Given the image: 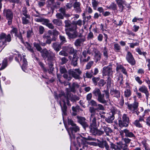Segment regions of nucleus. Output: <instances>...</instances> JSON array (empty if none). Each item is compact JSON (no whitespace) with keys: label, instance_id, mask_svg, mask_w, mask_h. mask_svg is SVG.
<instances>
[{"label":"nucleus","instance_id":"obj_1","mask_svg":"<svg viewBox=\"0 0 150 150\" xmlns=\"http://www.w3.org/2000/svg\"><path fill=\"white\" fill-rule=\"evenodd\" d=\"M104 92L105 94L106 99L104 98V95L103 94H102L101 92L98 88H96L93 91L92 93L94 96L95 97H97V100L100 103H105L108 101V100H109V93L107 90H104Z\"/></svg>","mask_w":150,"mask_h":150},{"label":"nucleus","instance_id":"obj_2","mask_svg":"<svg viewBox=\"0 0 150 150\" xmlns=\"http://www.w3.org/2000/svg\"><path fill=\"white\" fill-rule=\"evenodd\" d=\"M34 46L37 50L40 52L42 57L43 59L46 58L48 57V60L50 61L52 60L54 57V53L52 52L48 51L46 49L42 50V48L40 45V44L36 42L34 43Z\"/></svg>","mask_w":150,"mask_h":150},{"label":"nucleus","instance_id":"obj_3","mask_svg":"<svg viewBox=\"0 0 150 150\" xmlns=\"http://www.w3.org/2000/svg\"><path fill=\"white\" fill-rule=\"evenodd\" d=\"M112 67L111 65H109L107 67H105L103 68L102 73L103 75H108V77L107 81V89L108 90L110 88L111 84V79L112 77Z\"/></svg>","mask_w":150,"mask_h":150},{"label":"nucleus","instance_id":"obj_4","mask_svg":"<svg viewBox=\"0 0 150 150\" xmlns=\"http://www.w3.org/2000/svg\"><path fill=\"white\" fill-rule=\"evenodd\" d=\"M68 123L69 125H71L72 127L67 129L69 134L70 136V137L71 140L74 139L75 138V134H73V132H79L80 128L79 126L74 123L73 121L70 119H68Z\"/></svg>","mask_w":150,"mask_h":150},{"label":"nucleus","instance_id":"obj_5","mask_svg":"<svg viewBox=\"0 0 150 150\" xmlns=\"http://www.w3.org/2000/svg\"><path fill=\"white\" fill-rule=\"evenodd\" d=\"M0 47L3 49L6 45V42L11 41V38L10 34L7 35L4 33H2L0 34Z\"/></svg>","mask_w":150,"mask_h":150},{"label":"nucleus","instance_id":"obj_6","mask_svg":"<svg viewBox=\"0 0 150 150\" xmlns=\"http://www.w3.org/2000/svg\"><path fill=\"white\" fill-rule=\"evenodd\" d=\"M95 109L93 107H90L89 108V111L91 113V115L90 120L91 122V126H93L96 127V118L98 115V113L95 112Z\"/></svg>","mask_w":150,"mask_h":150},{"label":"nucleus","instance_id":"obj_7","mask_svg":"<svg viewBox=\"0 0 150 150\" xmlns=\"http://www.w3.org/2000/svg\"><path fill=\"white\" fill-rule=\"evenodd\" d=\"M69 74L71 76L76 79L79 80L81 79L80 75L82 73V71L79 69L73 70L70 69L68 71Z\"/></svg>","mask_w":150,"mask_h":150},{"label":"nucleus","instance_id":"obj_8","mask_svg":"<svg viewBox=\"0 0 150 150\" xmlns=\"http://www.w3.org/2000/svg\"><path fill=\"white\" fill-rule=\"evenodd\" d=\"M129 118L127 115L124 114L122 116V120L119 121V125L120 127H127L128 126L129 122Z\"/></svg>","mask_w":150,"mask_h":150},{"label":"nucleus","instance_id":"obj_9","mask_svg":"<svg viewBox=\"0 0 150 150\" xmlns=\"http://www.w3.org/2000/svg\"><path fill=\"white\" fill-rule=\"evenodd\" d=\"M3 14L6 16V19L8 21V24L10 25L11 23L13 17L12 12L10 9H5L4 10Z\"/></svg>","mask_w":150,"mask_h":150},{"label":"nucleus","instance_id":"obj_10","mask_svg":"<svg viewBox=\"0 0 150 150\" xmlns=\"http://www.w3.org/2000/svg\"><path fill=\"white\" fill-rule=\"evenodd\" d=\"M88 103L89 105L92 106H98L97 108H96L94 107H91L93 108L95 110V112L99 111V110H103L104 109V108L102 105L100 104H98L97 102L93 100H91L89 102H88Z\"/></svg>","mask_w":150,"mask_h":150},{"label":"nucleus","instance_id":"obj_11","mask_svg":"<svg viewBox=\"0 0 150 150\" xmlns=\"http://www.w3.org/2000/svg\"><path fill=\"white\" fill-rule=\"evenodd\" d=\"M25 56L21 55L18 54V58H16L15 59L17 60V59H18V60H20V61H18L20 65H22V68L23 71H25L24 69L26 67L27 64V62L26 59L25 58Z\"/></svg>","mask_w":150,"mask_h":150},{"label":"nucleus","instance_id":"obj_12","mask_svg":"<svg viewBox=\"0 0 150 150\" xmlns=\"http://www.w3.org/2000/svg\"><path fill=\"white\" fill-rule=\"evenodd\" d=\"M117 145L116 146L113 144V149H117L120 150H129L128 145L126 144L123 143L122 142L117 143Z\"/></svg>","mask_w":150,"mask_h":150},{"label":"nucleus","instance_id":"obj_13","mask_svg":"<svg viewBox=\"0 0 150 150\" xmlns=\"http://www.w3.org/2000/svg\"><path fill=\"white\" fill-rule=\"evenodd\" d=\"M127 105L128 109L132 112L134 113V111L137 110L139 106V103L135 100L133 104L125 103Z\"/></svg>","mask_w":150,"mask_h":150},{"label":"nucleus","instance_id":"obj_14","mask_svg":"<svg viewBox=\"0 0 150 150\" xmlns=\"http://www.w3.org/2000/svg\"><path fill=\"white\" fill-rule=\"evenodd\" d=\"M93 126H90V132L93 135L95 136H100L103 134L104 131L98 130L97 128Z\"/></svg>","mask_w":150,"mask_h":150},{"label":"nucleus","instance_id":"obj_15","mask_svg":"<svg viewBox=\"0 0 150 150\" xmlns=\"http://www.w3.org/2000/svg\"><path fill=\"white\" fill-rule=\"evenodd\" d=\"M126 59L128 62L133 66L136 64V61L133 55L129 52H128L126 55Z\"/></svg>","mask_w":150,"mask_h":150},{"label":"nucleus","instance_id":"obj_16","mask_svg":"<svg viewBox=\"0 0 150 150\" xmlns=\"http://www.w3.org/2000/svg\"><path fill=\"white\" fill-rule=\"evenodd\" d=\"M90 54L91 53L90 51L88 50H84L82 53V55L83 56H81L80 57V60L81 61L83 62H87L89 61L90 59V57L88 56L87 58H86L87 56V54Z\"/></svg>","mask_w":150,"mask_h":150},{"label":"nucleus","instance_id":"obj_17","mask_svg":"<svg viewBox=\"0 0 150 150\" xmlns=\"http://www.w3.org/2000/svg\"><path fill=\"white\" fill-rule=\"evenodd\" d=\"M77 122L80 123L84 128L88 127V125L86 122V119L84 117L77 116Z\"/></svg>","mask_w":150,"mask_h":150},{"label":"nucleus","instance_id":"obj_18","mask_svg":"<svg viewBox=\"0 0 150 150\" xmlns=\"http://www.w3.org/2000/svg\"><path fill=\"white\" fill-rule=\"evenodd\" d=\"M139 91L145 94L146 99L147 101L148 100L149 93L147 87L145 85H142L139 88Z\"/></svg>","mask_w":150,"mask_h":150},{"label":"nucleus","instance_id":"obj_19","mask_svg":"<svg viewBox=\"0 0 150 150\" xmlns=\"http://www.w3.org/2000/svg\"><path fill=\"white\" fill-rule=\"evenodd\" d=\"M54 57H53V59L50 61L48 60V57H47L46 58L44 59L45 60H46L48 62V64L49 65V71L50 73H52V72L53 71L54 67H53V62L55 60V54L54 53Z\"/></svg>","mask_w":150,"mask_h":150},{"label":"nucleus","instance_id":"obj_20","mask_svg":"<svg viewBox=\"0 0 150 150\" xmlns=\"http://www.w3.org/2000/svg\"><path fill=\"white\" fill-rule=\"evenodd\" d=\"M123 133H125V136L128 137L130 138H135V136L134 134L132 132L129 130L126 129H124L123 130H122L120 132V134L122 135V134Z\"/></svg>","mask_w":150,"mask_h":150},{"label":"nucleus","instance_id":"obj_21","mask_svg":"<svg viewBox=\"0 0 150 150\" xmlns=\"http://www.w3.org/2000/svg\"><path fill=\"white\" fill-rule=\"evenodd\" d=\"M62 48L63 50L70 54H73L74 52V49L71 45L63 46Z\"/></svg>","mask_w":150,"mask_h":150},{"label":"nucleus","instance_id":"obj_22","mask_svg":"<svg viewBox=\"0 0 150 150\" xmlns=\"http://www.w3.org/2000/svg\"><path fill=\"white\" fill-rule=\"evenodd\" d=\"M69 30L71 31H74L72 33L68 32H66L67 34V35L70 38H76L77 35V33L75 30H73V28L72 29L71 28H69Z\"/></svg>","mask_w":150,"mask_h":150},{"label":"nucleus","instance_id":"obj_23","mask_svg":"<svg viewBox=\"0 0 150 150\" xmlns=\"http://www.w3.org/2000/svg\"><path fill=\"white\" fill-rule=\"evenodd\" d=\"M47 6L48 7L53 9L56 7L54 0H47Z\"/></svg>","mask_w":150,"mask_h":150},{"label":"nucleus","instance_id":"obj_24","mask_svg":"<svg viewBox=\"0 0 150 150\" xmlns=\"http://www.w3.org/2000/svg\"><path fill=\"white\" fill-rule=\"evenodd\" d=\"M120 70L121 71L123 74L126 75H127L126 69L124 67L121 65H118L116 67V70L117 71H118Z\"/></svg>","mask_w":150,"mask_h":150},{"label":"nucleus","instance_id":"obj_25","mask_svg":"<svg viewBox=\"0 0 150 150\" xmlns=\"http://www.w3.org/2000/svg\"><path fill=\"white\" fill-rule=\"evenodd\" d=\"M113 100H114L115 103L119 104L121 106L123 105L124 104V98L122 96L120 99L119 98H117V99H113Z\"/></svg>","mask_w":150,"mask_h":150},{"label":"nucleus","instance_id":"obj_26","mask_svg":"<svg viewBox=\"0 0 150 150\" xmlns=\"http://www.w3.org/2000/svg\"><path fill=\"white\" fill-rule=\"evenodd\" d=\"M79 87V85L76 83L74 82L70 86L71 92H75L76 89Z\"/></svg>","mask_w":150,"mask_h":150},{"label":"nucleus","instance_id":"obj_27","mask_svg":"<svg viewBox=\"0 0 150 150\" xmlns=\"http://www.w3.org/2000/svg\"><path fill=\"white\" fill-rule=\"evenodd\" d=\"M62 45L59 44L57 42L54 43L52 44V47L54 50L58 52L59 51L61 48Z\"/></svg>","mask_w":150,"mask_h":150},{"label":"nucleus","instance_id":"obj_28","mask_svg":"<svg viewBox=\"0 0 150 150\" xmlns=\"http://www.w3.org/2000/svg\"><path fill=\"white\" fill-rule=\"evenodd\" d=\"M85 40V38L77 39L74 42V45L76 46H81V44Z\"/></svg>","mask_w":150,"mask_h":150},{"label":"nucleus","instance_id":"obj_29","mask_svg":"<svg viewBox=\"0 0 150 150\" xmlns=\"http://www.w3.org/2000/svg\"><path fill=\"white\" fill-rule=\"evenodd\" d=\"M115 1L118 6L121 9V11H122L123 7V5L125 4V1L123 0H116Z\"/></svg>","mask_w":150,"mask_h":150},{"label":"nucleus","instance_id":"obj_30","mask_svg":"<svg viewBox=\"0 0 150 150\" xmlns=\"http://www.w3.org/2000/svg\"><path fill=\"white\" fill-rule=\"evenodd\" d=\"M132 92L129 88L126 89L124 91V96L126 98L129 97L131 95Z\"/></svg>","mask_w":150,"mask_h":150},{"label":"nucleus","instance_id":"obj_31","mask_svg":"<svg viewBox=\"0 0 150 150\" xmlns=\"http://www.w3.org/2000/svg\"><path fill=\"white\" fill-rule=\"evenodd\" d=\"M23 43L24 44L25 46L27 47L29 51L32 53L34 52V51L33 49L31 47V46L29 43L27 42H24Z\"/></svg>","mask_w":150,"mask_h":150},{"label":"nucleus","instance_id":"obj_32","mask_svg":"<svg viewBox=\"0 0 150 150\" xmlns=\"http://www.w3.org/2000/svg\"><path fill=\"white\" fill-rule=\"evenodd\" d=\"M63 102H64V104L63 106H62L60 102V104L62 110L63 112V113H64V115H65L66 114L67 107L66 105V104L64 101H63Z\"/></svg>","mask_w":150,"mask_h":150},{"label":"nucleus","instance_id":"obj_33","mask_svg":"<svg viewBox=\"0 0 150 150\" xmlns=\"http://www.w3.org/2000/svg\"><path fill=\"white\" fill-rule=\"evenodd\" d=\"M103 128L104 131L105 132L106 135H110V134H111L112 132V130L109 127H103Z\"/></svg>","mask_w":150,"mask_h":150},{"label":"nucleus","instance_id":"obj_34","mask_svg":"<svg viewBox=\"0 0 150 150\" xmlns=\"http://www.w3.org/2000/svg\"><path fill=\"white\" fill-rule=\"evenodd\" d=\"M52 22L54 24L58 26H61L62 24V21L58 19H54L52 21Z\"/></svg>","mask_w":150,"mask_h":150},{"label":"nucleus","instance_id":"obj_35","mask_svg":"<svg viewBox=\"0 0 150 150\" xmlns=\"http://www.w3.org/2000/svg\"><path fill=\"white\" fill-rule=\"evenodd\" d=\"M114 95V97H115V99H117V98H119L120 96V93L119 91L115 90L113 91V95Z\"/></svg>","mask_w":150,"mask_h":150},{"label":"nucleus","instance_id":"obj_36","mask_svg":"<svg viewBox=\"0 0 150 150\" xmlns=\"http://www.w3.org/2000/svg\"><path fill=\"white\" fill-rule=\"evenodd\" d=\"M75 25L73 26V30H76L77 28L76 25H78L79 26H81L82 24V21L81 20H79L76 21L74 22Z\"/></svg>","mask_w":150,"mask_h":150},{"label":"nucleus","instance_id":"obj_37","mask_svg":"<svg viewBox=\"0 0 150 150\" xmlns=\"http://www.w3.org/2000/svg\"><path fill=\"white\" fill-rule=\"evenodd\" d=\"M7 65V60L5 59L3 60L1 67L0 68V70H2L5 68Z\"/></svg>","mask_w":150,"mask_h":150},{"label":"nucleus","instance_id":"obj_38","mask_svg":"<svg viewBox=\"0 0 150 150\" xmlns=\"http://www.w3.org/2000/svg\"><path fill=\"white\" fill-rule=\"evenodd\" d=\"M93 52L95 54V58L97 59H100V56L99 52L96 49H94L93 50Z\"/></svg>","mask_w":150,"mask_h":150},{"label":"nucleus","instance_id":"obj_39","mask_svg":"<svg viewBox=\"0 0 150 150\" xmlns=\"http://www.w3.org/2000/svg\"><path fill=\"white\" fill-rule=\"evenodd\" d=\"M136 51L140 55H143L145 58H146V55L147 53L145 52H142L141 50L139 48H137L136 49Z\"/></svg>","mask_w":150,"mask_h":150},{"label":"nucleus","instance_id":"obj_40","mask_svg":"<svg viewBox=\"0 0 150 150\" xmlns=\"http://www.w3.org/2000/svg\"><path fill=\"white\" fill-rule=\"evenodd\" d=\"M27 10L26 8H23L22 10V14H23L26 17V18H28L29 19L30 18V16L27 14Z\"/></svg>","mask_w":150,"mask_h":150},{"label":"nucleus","instance_id":"obj_41","mask_svg":"<svg viewBox=\"0 0 150 150\" xmlns=\"http://www.w3.org/2000/svg\"><path fill=\"white\" fill-rule=\"evenodd\" d=\"M91 3L92 6L94 9H96L99 3L98 1L96 0H92Z\"/></svg>","mask_w":150,"mask_h":150},{"label":"nucleus","instance_id":"obj_42","mask_svg":"<svg viewBox=\"0 0 150 150\" xmlns=\"http://www.w3.org/2000/svg\"><path fill=\"white\" fill-rule=\"evenodd\" d=\"M140 122L138 121L137 120H136L134 122V124L137 127L139 128L142 127V124L140 123Z\"/></svg>","mask_w":150,"mask_h":150},{"label":"nucleus","instance_id":"obj_43","mask_svg":"<svg viewBox=\"0 0 150 150\" xmlns=\"http://www.w3.org/2000/svg\"><path fill=\"white\" fill-rule=\"evenodd\" d=\"M93 63L94 62L93 61H91L89 62L86 65V69H89L93 64Z\"/></svg>","mask_w":150,"mask_h":150},{"label":"nucleus","instance_id":"obj_44","mask_svg":"<svg viewBox=\"0 0 150 150\" xmlns=\"http://www.w3.org/2000/svg\"><path fill=\"white\" fill-rule=\"evenodd\" d=\"M59 38L60 39V40L61 41V42L60 43V44H61L62 45V44L67 42V40H66L64 36L61 35H60Z\"/></svg>","mask_w":150,"mask_h":150},{"label":"nucleus","instance_id":"obj_45","mask_svg":"<svg viewBox=\"0 0 150 150\" xmlns=\"http://www.w3.org/2000/svg\"><path fill=\"white\" fill-rule=\"evenodd\" d=\"M114 50L117 52H120V46L118 44H115L114 45Z\"/></svg>","mask_w":150,"mask_h":150},{"label":"nucleus","instance_id":"obj_46","mask_svg":"<svg viewBox=\"0 0 150 150\" xmlns=\"http://www.w3.org/2000/svg\"><path fill=\"white\" fill-rule=\"evenodd\" d=\"M135 79V81L139 83V85H141L142 84L143 82L141 79L138 76H134Z\"/></svg>","mask_w":150,"mask_h":150},{"label":"nucleus","instance_id":"obj_47","mask_svg":"<svg viewBox=\"0 0 150 150\" xmlns=\"http://www.w3.org/2000/svg\"><path fill=\"white\" fill-rule=\"evenodd\" d=\"M59 54L60 55L67 57L68 55V54L66 51L63 50L59 52Z\"/></svg>","mask_w":150,"mask_h":150},{"label":"nucleus","instance_id":"obj_48","mask_svg":"<svg viewBox=\"0 0 150 150\" xmlns=\"http://www.w3.org/2000/svg\"><path fill=\"white\" fill-rule=\"evenodd\" d=\"M147 140L148 139L145 137H143L141 139V143L143 145V146L144 145H145L148 144L147 143Z\"/></svg>","mask_w":150,"mask_h":150},{"label":"nucleus","instance_id":"obj_49","mask_svg":"<svg viewBox=\"0 0 150 150\" xmlns=\"http://www.w3.org/2000/svg\"><path fill=\"white\" fill-rule=\"evenodd\" d=\"M106 83V82L103 80L101 79L98 83V85L100 87L103 86Z\"/></svg>","mask_w":150,"mask_h":150},{"label":"nucleus","instance_id":"obj_50","mask_svg":"<svg viewBox=\"0 0 150 150\" xmlns=\"http://www.w3.org/2000/svg\"><path fill=\"white\" fill-rule=\"evenodd\" d=\"M63 76L68 81L70 80L72 78L71 76L69 74L68 75L66 74H64Z\"/></svg>","mask_w":150,"mask_h":150},{"label":"nucleus","instance_id":"obj_51","mask_svg":"<svg viewBox=\"0 0 150 150\" xmlns=\"http://www.w3.org/2000/svg\"><path fill=\"white\" fill-rule=\"evenodd\" d=\"M17 32L18 30L17 28H13L12 30H11L10 33L11 35H12L13 34H14L16 36L17 35Z\"/></svg>","mask_w":150,"mask_h":150},{"label":"nucleus","instance_id":"obj_52","mask_svg":"<svg viewBox=\"0 0 150 150\" xmlns=\"http://www.w3.org/2000/svg\"><path fill=\"white\" fill-rule=\"evenodd\" d=\"M85 141H94L96 139L94 138H93L90 136H88L86 138L84 137H81Z\"/></svg>","mask_w":150,"mask_h":150},{"label":"nucleus","instance_id":"obj_53","mask_svg":"<svg viewBox=\"0 0 150 150\" xmlns=\"http://www.w3.org/2000/svg\"><path fill=\"white\" fill-rule=\"evenodd\" d=\"M27 18H28L26 17H22V23L23 24H26L29 23V20Z\"/></svg>","mask_w":150,"mask_h":150},{"label":"nucleus","instance_id":"obj_54","mask_svg":"<svg viewBox=\"0 0 150 150\" xmlns=\"http://www.w3.org/2000/svg\"><path fill=\"white\" fill-rule=\"evenodd\" d=\"M126 34L129 35H131L132 36H134L135 35L134 33L128 29H126Z\"/></svg>","mask_w":150,"mask_h":150},{"label":"nucleus","instance_id":"obj_55","mask_svg":"<svg viewBox=\"0 0 150 150\" xmlns=\"http://www.w3.org/2000/svg\"><path fill=\"white\" fill-rule=\"evenodd\" d=\"M38 1V5L40 7H42L45 6V2L39 1Z\"/></svg>","mask_w":150,"mask_h":150},{"label":"nucleus","instance_id":"obj_56","mask_svg":"<svg viewBox=\"0 0 150 150\" xmlns=\"http://www.w3.org/2000/svg\"><path fill=\"white\" fill-rule=\"evenodd\" d=\"M144 81L148 85L149 88L150 87V80L149 78L147 76H146Z\"/></svg>","mask_w":150,"mask_h":150},{"label":"nucleus","instance_id":"obj_57","mask_svg":"<svg viewBox=\"0 0 150 150\" xmlns=\"http://www.w3.org/2000/svg\"><path fill=\"white\" fill-rule=\"evenodd\" d=\"M45 28L42 26H40L39 27V32L40 34H42L45 31Z\"/></svg>","mask_w":150,"mask_h":150},{"label":"nucleus","instance_id":"obj_58","mask_svg":"<svg viewBox=\"0 0 150 150\" xmlns=\"http://www.w3.org/2000/svg\"><path fill=\"white\" fill-rule=\"evenodd\" d=\"M73 111L74 112H77V111H79L80 109V108L79 106H76L75 107L73 106L72 108Z\"/></svg>","mask_w":150,"mask_h":150},{"label":"nucleus","instance_id":"obj_59","mask_svg":"<svg viewBox=\"0 0 150 150\" xmlns=\"http://www.w3.org/2000/svg\"><path fill=\"white\" fill-rule=\"evenodd\" d=\"M42 22V24H44L46 26L47 25V24H48L49 22V21L47 19H44L43 18Z\"/></svg>","mask_w":150,"mask_h":150},{"label":"nucleus","instance_id":"obj_60","mask_svg":"<svg viewBox=\"0 0 150 150\" xmlns=\"http://www.w3.org/2000/svg\"><path fill=\"white\" fill-rule=\"evenodd\" d=\"M60 72L61 74H65L67 70L65 68L63 67H61L60 68Z\"/></svg>","mask_w":150,"mask_h":150},{"label":"nucleus","instance_id":"obj_61","mask_svg":"<svg viewBox=\"0 0 150 150\" xmlns=\"http://www.w3.org/2000/svg\"><path fill=\"white\" fill-rule=\"evenodd\" d=\"M63 16L64 15L60 13H58L56 14V16L57 18L61 19H63Z\"/></svg>","mask_w":150,"mask_h":150},{"label":"nucleus","instance_id":"obj_62","mask_svg":"<svg viewBox=\"0 0 150 150\" xmlns=\"http://www.w3.org/2000/svg\"><path fill=\"white\" fill-rule=\"evenodd\" d=\"M92 97V95L91 93H90L88 94L86 96V100L88 101L91 100Z\"/></svg>","mask_w":150,"mask_h":150},{"label":"nucleus","instance_id":"obj_63","mask_svg":"<svg viewBox=\"0 0 150 150\" xmlns=\"http://www.w3.org/2000/svg\"><path fill=\"white\" fill-rule=\"evenodd\" d=\"M62 64H64L66 63L68 61V59L66 57H63L61 59Z\"/></svg>","mask_w":150,"mask_h":150},{"label":"nucleus","instance_id":"obj_64","mask_svg":"<svg viewBox=\"0 0 150 150\" xmlns=\"http://www.w3.org/2000/svg\"><path fill=\"white\" fill-rule=\"evenodd\" d=\"M65 27H69L71 24V22L68 20H66L64 22Z\"/></svg>","mask_w":150,"mask_h":150}]
</instances>
